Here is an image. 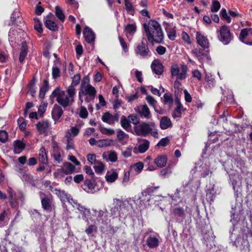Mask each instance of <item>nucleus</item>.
I'll use <instances>...</instances> for the list:
<instances>
[{
	"mask_svg": "<svg viewBox=\"0 0 252 252\" xmlns=\"http://www.w3.org/2000/svg\"><path fill=\"white\" fill-rule=\"evenodd\" d=\"M143 27L148 40L152 43H161L164 35L160 25L157 21L150 20L144 23Z\"/></svg>",
	"mask_w": 252,
	"mask_h": 252,
	"instance_id": "f257e3e1",
	"label": "nucleus"
},
{
	"mask_svg": "<svg viewBox=\"0 0 252 252\" xmlns=\"http://www.w3.org/2000/svg\"><path fill=\"white\" fill-rule=\"evenodd\" d=\"M65 92L61 90L60 88L55 89L51 97H56L57 102L64 108L71 105L74 101V96L76 94L75 89L72 87H68Z\"/></svg>",
	"mask_w": 252,
	"mask_h": 252,
	"instance_id": "f03ea898",
	"label": "nucleus"
},
{
	"mask_svg": "<svg viewBox=\"0 0 252 252\" xmlns=\"http://www.w3.org/2000/svg\"><path fill=\"white\" fill-rule=\"evenodd\" d=\"M90 78L88 76L83 77L82 81L80 90L79 92V97L80 105L82 104V97L84 95H91L93 97L95 96L96 91L95 89L90 84Z\"/></svg>",
	"mask_w": 252,
	"mask_h": 252,
	"instance_id": "7ed1b4c3",
	"label": "nucleus"
},
{
	"mask_svg": "<svg viewBox=\"0 0 252 252\" xmlns=\"http://www.w3.org/2000/svg\"><path fill=\"white\" fill-rule=\"evenodd\" d=\"M188 67L186 65L183 64L181 65V71L180 72V68L178 65L176 63L173 64L170 68L171 76H176L177 79H185L187 76Z\"/></svg>",
	"mask_w": 252,
	"mask_h": 252,
	"instance_id": "20e7f679",
	"label": "nucleus"
},
{
	"mask_svg": "<svg viewBox=\"0 0 252 252\" xmlns=\"http://www.w3.org/2000/svg\"><path fill=\"white\" fill-rule=\"evenodd\" d=\"M39 195L41 198V205L43 209L48 212H51L55 210V205L51 196H46L45 194L40 191Z\"/></svg>",
	"mask_w": 252,
	"mask_h": 252,
	"instance_id": "39448f33",
	"label": "nucleus"
},
{
	"mask_svg": "<svg viewBox=\"0 0 252 252\" xmlns=\"http://www.w3.org/2000/svg\"><path fill=\"white\" fill-rule=\"evenodd\" d=\"M152 130L151 126L148 123L142 122L135 126L133 128V133L137 136H146L149 134Z\"/></svg>",
	"mask_w": 252,
	"mask_h": 252,
	"instance_id": "423d86ee",
	"label": "nucleus"
},
{
	"mask_svg": "<svg viewBox=\"0 0 252 252\" xmlns=\"http://www.w3.org/2000/svg\"><path fill=\"white\" fill-rule=\"evenodd\" d=\"M75 167L73 164L68 162H65L62 168L57 169L54 175L56 178H59L60 176L63 177V175H61L62 173L65 175L71 174L75 171Z\"/></svg>",
	"mask_w": 252,
	"mask_h": 252,
	"instance_id": "0eeeda50",
	"label": "nucleus"
},
{
	"mask_svg": "<svg viewBox=\"0 0 252 252\" xmlns=\"http://www.w3.org/2000/svg\"><path fill=\"white\" fill-rule=\"evenodd\" d=\"M219 32V38L220 40L224 45L229 44L232 39V36L228 27L226 25L222 26L220 29Z\"/></svg>",
	"mask_w": 252,
	"mask_h": 252,
	"instance_id": "6e6552de",
	"label": "nucleus"
},
{
	"mask_svg": "<svg viewBox=\"0 0 252 252\" xmlns=\"http://www.w3.org/2000/svg\"><path fill=\"white\" fill-rule=\"evenodd\" d=\"M230 212L231 217L230 221L234 225L243 218V212L241 205L232 206Z\"/></svg>",
	"mask_w": 252,
	"mask_h": 252,
	"instance_id": "1a4fd4ad",
	"label": "nucleus"
},
{
	"mask_svg": "<svg viewBox=\"0 0 252 252\" xmlns=\"http://www.w3.org/2000/svg\"><path fill=\"white\" fill-rule=\"evenodd\" d=\"M239 39L246 44L252 45V28L243 29L239 35Z\"/></svg>",
	"mask_w": 252,
	"mask_h": 252,
	"instance_id": "9d476101",
	"label": "nucleus"
},
{
	"mask_svg": "<svg viewBox=\"0 0 252 252\" xmlns=\"http://www.w3.org/2000/svg\"><path fill=\"white\" fill-rule=\"evenodd\" d=\"M135 53L140 56L146 57L150 56V50L146 40H143L139 43L135 49Z\"/></svg>",
	"mask_w": 252,
	"mask_h": 252,
	"instance_id": "9b49d317",
	"label": "nucleus"
},
{
	"mask_svg": "<svg viewBox=\"0 0 252 252\" xmlns=\"http://www.w3.org/2000/svg\"><path fill=\"white\" fill-rule=\"evenodd\" d=\"M160 236L158 233L150 234L146 240V244L150 249L158 247L159 244Z\"/></svg>",
	"mask_w": 252,
	"mask_h": 252,
	"instance_id": "f8f14e48",
	"label": "nucleus"
},
{
	"mask_svg": "<svg viewBox=\"0 0 252 252\" xmlns=\"http://www.w3.org/2000/svg\"><path fill=\"white\" fill-rule=\"evenodd\" d=\"M7 192L9 195V200L11 205L15 207L17 205V201L19 199H22L23 198V194L19 191L17 193L14 192L11 188H9Z\"/></svg>",
	"mask_w": 252,
	"mask_h": 252,
	"instance_id": "ddd939ff",
	"label": "nucleus"
},
{
	"mask_svg": "<svg viewBox=\"0 0 252 252\" xmlns=\"http://www.w3.org/2000/svg\"><path fill=\"white\" fill-rule=\"evenodd\" d=\"M168 38L171 40H174L176 36V27L172 24L164 22L163 23Z\"/></svg>",
	"mask_w": 252,
	"mask_h": 252,
	"instance_id": "4468645a",
	"label": "nucleus"
},
{
	"mask_svg": "<svg viewBox=\"0 0 252 252\" xmlns=\"http://www.w3.org/2000/svg\"><path fill=\"white\" fill-rule=\"evenodd\" d=\"M83 189L90 193H94L98 190L96 184L94 180H87L83 185Z\"/></svg>",
	"mask_w": 252,
	"mask_h": 252,
	"instance_id": "2eb2a0df",
	"label": "nucleus"
},
{
	"mask_svg": "<svg viewBox=\"0 0 252 252\" xmlns=\"http://www.w3.org/2000/svg\"><path fill=\"white\" fill-rule=\"evenodd\" d=\"M196 38L198 44L204 48H208L209 46V42L208 39L204 34L197 32L196 34Z\"/></svg>",
	"mask_w": 252,
	"mask_h": 252,
	"instance_id": "dca6fc26",
	"label": "nucleus"
},
{
	"mask_svg": "<svg viewBox=\"0 0 252 252\" xmlns=\"http://www.w3.org/2000/svg\"><path fill=\"white\" fill-rule=\"evenodd\" d=\"M70 204L73 207L77 209L80 212L82 213L84 216V219H87V216L90 214V210L86 208L84 206L78 203L73 199L70 200Z\"/></svg>",
	"mask_w": 252,
	"mask_h": 252,
	"instance_id": "f3484780",
	"label": "nucleus"
},
{
	"mask_svg": "<svg viewBox=\"0 0 252 252\" xmlns=\"http://www.w3.org/2000/svg\"><path fill=\"white\" fill-rule=\"evenodd\" d=\"M63 114V111L61 107L58 105H55L52 111V117L55 121V124L60 121L61 117Z\"/></svg>",
	"mask_w": 252,
	"mask_h": 252,
	"instance_id": "a211bd4d",
	"label": "nucleus"
},
{
	"mask_svg": "<svg viewBox=\"0 0 252 252\" xmlns=\"http://www.w3.org/2000/svg\"><path fill=\"white\" fill-rule=\"evenodd\" d=\"M52 157L55 161L58 163L63 160L64 157L63 151L59 147H54L53 151Z\"/></svg>",
	"mask_w": 252,
	"mask_h": 252,
	"instance_id": "6ab92c4d",
	"label": "nucleus"
},
{
	"mask_svg": "<svg viewBox=\"0 0 252 252\" xmlns=\"http://www.w3.org/2000/svg\"><path fill=\"white\" fill-rule=\"evenodd\" d=\"M151 67L153 72L157 75H161L163 72V66L158 60H154Z\"/></svg>",
	"mask_w": 252,
	"mask_h": 252,
	"instance_id": "aec40b11",
	"label": "nucleus"
},
{
	"mask_svg": "<svg viewBox=\"0 0 252 252\" xmlns=\"http://www.w3.org/2000/svg\"><path fill=\"white\" fill-rule=\"evenodd\" d=\"M191 52L194 56L196 57L201 63L204 61L205 58H206L208 61L210 59V57L204 54L203 50L200 48H195L192 50Z\"/></svg>",
	"mask_w": 252,
	"mask_h": 252,
	"instance_id": "412c9836",
	"label": "nucleus"
},
{
	"mask_svg": "<svg viewBox=\"0 0 252 252\" xmlns=\"http://www.w3.org/2000/svg\"><path fill=\"white\" fill-rule=\"evenodd\" d=\"M83 34L87 42L91 43L94 41L95 39L94 33L89 27H86L85 28L83 31Z\"/></svg>",
	"mask_w": 252,
	"mask_h": 252,
	"instance_id": "4be33fe9",
	"label": "nucleus"
},
{
	"mask_svg": "<svg viewBox=\"0 0 252 252\" xmlns=\"http://www.w3.org/2000/svg\"><path fill=\"white\" fill-rule=\"evenodd\" d=\"M102 120L109 125H113L116 121L118 120V117L117 115L114 116L108 112H106L102 116Z\"/></svg>",
	"mask_w": 252,
	"mask_h": 252,
	"instance_id": "5701e85b",
	"label": "nucleus"
},
{
	"mask_svg": "<svg viewBox=\"0 0 252 252\" xmlns=\"http://www.w3.org/2000/svg\"><path fill=\"white\" fill-rule=\"evenodd\" d=\"M167 161V157L166 155L158 156L154 159L155 164L158 167L161 168L165 166Z\"/></svg>",
	"mask_w": 252,
	"mask_h": 252,
	"instance_id": "b1692460",
	"label": "nucleus"
},
{
	"mask_svg": "<svg viewBox=\"0 0 252 252\" xmlns=\"http://www.w3.org/2000/svg\"><path fill=\"white\" fill-rule=\"evenodd\" d=\"M50 126V123L48 121H42L39 122L36 124V128L40 133H45Z\"/></svg>",
	"mask_w": 252,
	"mask_h": 252,
	"instance_id": "393cba45",
	"label": "nucleus"
},
{
	"mask_svg": "<svg viewBox=\"0 0 252 252\" xmlns=\"http://www.w3.org/2000/svg\"><path fill=\"white\" fill-rule=\"evenodd\" d=\"M139 113L141 117H144L147 119H149L152 117L150 110L146 104L140 107Z\"/></svg>",
	"mask_w": 252,
	"mask_h": 252,
	"instance_id": "a878e982",
	"label": "nucleus"
},
{
	"mask_svg": "<svg viewBox=\"0 0 252 252\" xmlns=\"http://www.w3.org/2000/svg\"><path fill=\"white\" fill-rule=\"evenodd\" d=\"M28 52V46L26 41L22 42L21 51L19 54V62L23 63Z\"/></svg>",
	"mask_w": 252,
	"mask_h": 252,
	"instance_id": "bb28decb",
	"label": "nucleus"
},
{
	"mask_svg": "<svg viewBox=\"0 0 252 252\" xmlns=\"http://www.w3.org/2000/svg\"><path fill=\"white\" fill-rule=\"evenodd\" d=\"M55 193L62 202H67L70 204V200H72V198H70L69 196L63 190L56 189Z\"/></svg>",
	"mask_w": 252,
	"mask_h": 252,
	"instance_id": "cd10ccee",
	"label": "nucleus"
},
{
	"mask_svg": "<svg viewBox=\"0 0 252 252\" xmlns=\"http://www.w3.org/2000/svg\"><path fill=\"white\" fill-rule=\"evenodd\" d=\"M118 177V174L115 171H108L105 175V179L108 183L114 182Z\"/></svg>",
	"mask_w": 252,
	"mask_h": 252,
	"instance_id": "c85d7f7f",
	"label": "nucleus"
},
{
	"mask_svg": "<svg viewBox=\"0 0 252 252\" xmlns=\"http://www.w3.org/2000/svg\"><path fill=\"white\" fill-rule=\"evenodd\" d=\"M98 146L99 147H109L115 145V142L113 139H104L97 141Z\"/></svg>",
	"mask_w": 252,
	"mask_h": 252,
	"instance_id": "c756f323",
	"label": "nucleus"
},
{
	"mask_svg": "<svg viewBox=\"0 0 252 252\" xmlns=\"http://www.w3.org/2000/svg\"><path fill=\"white\" fill-rule=\"evenodd\" d=\"M172 123L169 118L167 117H162L160 121V127L162 129H166L170 127Z\"/></svg>",
	"mask_w": 252,
	"mask_h": 252,
	"instance_id": "7c9ffc66",
	"label": "nucleus"
},
{
	"mask_svg": "<svg viewBox=\"0 0 252 252\" xmlns=\"http://www.w3.org/2000/svg\"><path fill=\"white\" fill-rule=\"evenodd\" d=\"M38 159L40 163H47L48 161L47 155L44 147H41L38 154Z\"/></svg>",
	"mask_w": 252,
	"mask_h": 252,
	"instance_id": "2f4dec72",
	"label": "nucleus"
},
{
	"mask_svg": "<svg viewBox=\"0 0 252 252\" xmlns=\"http://www.w3.org/2000/svg\"><path fill=\"white\" fill-rule=\"evenodd\" d=\"M246 237L247 236H243L242 238H241L240 237H238L235 241L237 246L242 247L243 248L249 246L248 240L246 238Z\"/></svg>",
	"mask_w": 252,
	"mask_h": 252,
	"instance_id": "473e14b6",
	"label": "nucleus"
},
{
	"mask_svg": "<svg viewBox=\"0 0 252 252\" xmlns=\"http://www.w3.org/2000/svg\"><path fill=\"white\" fill-rule=\"evenodd\" d=\"M139 199L141 204L146 205L150 200L151 195L147 192H142L139 197Z\"/></svg>",
	"mask_w": 252,
	"mask_h": 252,
	"instance_id": "72a5a7b5",
	"label": "nucleus"
},
{
	"mask_svg": "<svg viewBox=\"0 0 252 252\" xmlns=\"http://www.w3.org/2000/svg\"><path fill=\"white\" fill-rule=\"evenodd\" d=\"M49 88V83L47 80L43 81L42 87L40 88L39 96L40 98H43L48 91Z\"/></svg>",
	"mask_w": 252,
	"mask_h": 252,
	"instance_id": "f704fd0d",
	"label": "nucleus"
},
{
	"mask_svg": "<svg viewBox=\"0 0 252 252\" xmlns=\"http://www.w3.org/2000/svg\"><path fill=\"white\" fill-rule=\"evenodd\" d=\"M136 26L135 23L128 24L125 26V31L126 33L133 35L136 31Z\"/></svg>",
	"mask_w": 252,
	"mask_h": 252,
	"instance_id": "c9c22d12",
	"label": "nucleus"
},
{
	"mask_svg": "<svg viewBox=\"0 0 252 252\" xmlns=\"http://www.w3.org/2000/svg\"><path fill=\"white\" fill-rule=\"evenodd\" d=\"M149 147V142L146 139H144L142 142L139 145L138 150L140 153H143L148 149Z\"/></svg>",
	"mask_w": 252,
	"mask_h": 252,
	"instance_id": "e433bc0d",
	"label": "nucleus"
},
{
	"mask_svg": "<svg viewBox=\"0 0 252 252\" xmlns=\"http://www.w3.org/2000/svg\"><path fill=\"white\" fill-rule=\"evenodd\" d=\"M152 158L150 156H148L144 160V163L146 166H147V170L149 171H154L156 169V167L151 162Z\"/></svg>",
	"mask_w": 252,
	"mask_h": 252,
	"instance_id": "4c0bfd02",
	"label": "nucleus"
},
{
	"mask_svg": "<svg viewBox=\"0 0 252 252\" xmlns=\"http://www.w3.org/2000/svg\"><path fill=\"white\" fill-rule=\"evenodd\" d=\"M45 25L46 28L50 30L53 31H56L58 30V27L56 24L50 20H46L45 22Z\"/></svg>",
	"mask_w": 252,
	"mask_h": 252,
	"instance_id": "58836bf2",
	"label": "nucleus"
},
{
	"mask_svg": "<svg viewBox=\"0 0 252 252\" xmlns=\"http://www.w3.org/2000/svg\"><path fill=\"white\" fill-rule=\"evenodd\" d=\"M55 14L57 18L60 19L62 22H63L65 16L63 13L62 9L59 6L55 7Z\"/></svg>",
	"mask_w": 252,
	"mask_h": 252,
	"instance_id": "ea45409f",
	"label": "nucleus"
},
{
	"mask_svg": "<svg viewBox=\"0 0 252 252\" xmlns=\"http://www.w3.org/2000/svg\"><path fill=\"white\" fill-rule=\"evenodd\" d=\"M146 100H147L148 104L154 108L155 111L158 112L156 108V106L157 104V100H156L153 96L150 95H147L146 96Z\"/></svg>",
	"mask_w": 252,
	"mask_h": 252,
	"instance_id": "a19ab883",
	"label": "nucleus"
},
{
	"mask_svg": "<svg viewBox=\"0 0 252 252\" xmlns=\"http://www.w3.org/2000/svg\"><path fill=\"white\" fill-rule=\"evenodd\" d=\"M94 168L97 173H101L104 170V165L101 161H96Z\"/></svg>",
	"mask_w": 252,
	"mask_h": 252,
	"instance_id": "79ce46f5",
	"label": "nucleus"
},
{
	"mask_svg": "<svg viewBox=\"0 0 252 252\" xmlns=\"http://www.w3.org/2000/svg\"><path fill=\"white\" fill-rule=\"evenodd\" d=\"M205 80L209 87H213L215 84V79L212 77L210 73H206L205 75Z\"/></svg>",
	"mask_w": 252,
	"mask_h": 252,
	"instance_id": "37998d69",
	"label": "nucleus"
},
{
	"mask_svg": "<svg viewBox=\"0 0 252 252\" xmlns=\"http://www.w3.org/2000/svg\"><path fill=\"white\" fill-rule=\"evenodd\" d=\"M105 157H107L108 160L113 162L116 161L118 158L117 154L114 151L108 152Z\"/></svg>",
	"mask_w": 252,
	"mask_h": 252,
	"instance_id": "c03bdc74",
	"label": "nucleus"
},
{
	"mask_svg": "<svg viewBox=\"0 0 252 252\" xmlns=\"http://www.w3.org/2000/svg\"><path fill=\"white\" fill-rule=\"evenodd\" d=\"M144 167L143 163L142 162H138L134 164L131 166V169H133L134 171L137 172L138 173L141 172Z\"/></svg>",
	"mask_w": 252,
	"mask_h": 252,
	"instance_id": "a18cd8bd",
	"label": "nucleus"
},
{
	"mask_svg": "<svg viewBox=\"0 0 252 252\" xmlns=\"http://www.w3.org/2000/svg\"><path fill=\"white\" fill-rule=\"evenodd\" d=\"M121 126L123 128L128 131V129L130 127V125L128 119L126 117H123L121 120Z\"/></svg>",
	"mask_w": 252,
	"mask_h": 252,
	"instance_id": "49530a36",
	"label": "nucleus"
},
{
	"mask_svg": "<svg viewBox=\"0 0 252 252\" xmlns=\"http://www.w3.org/2000/svg\"><path fill=\"white\" fill-rule=\"evenodd\" d=\"M80 81V75L78 74L75 75L73 77L72 83L69 87H72L73 89H75V86H77L79 84Z\"/></svg>",
	"mask_w": 252,
	"mask_h": 252,
	"instance_id": "de8ad7c7",
	"label": "nucleus"
},
{
	"mask_svg": "<svg viewBox=\"0 0 252 252\" xmlns=\"http://www.w3.org/2000/svg\"><path fill=\"white\" fill-rule=\"evenodd\" d=\"M124 1L126 9L129 13L133 14L134 10L132 4L128 0H124Z\"/></svg>",
	"mask_w": 252,
	"mask_h": 252,
	"instance_id": "09e8293b",
	"label": "nucleus"
},
{
	"mask_svg": "<svg viewBox=\"0 0 252 252\" xmlns=\"http://www.w3.org/2000/svg\"><path fill=\"white\" fill-rule=\"evenodd\" d=\"M220 2L216 0H213L211 7V11L214 12H217L220 9Z\"/></svg>",
	"mask_w": 252,
	"mask_h": 252,
	"instance_id": "8fccbe9b",
	"label": "nucleus"
},
{
	"mask_svg": "<svg viewBox=\"0 0 252 252\" xmlns=\"http://www.w3.org/2000/svg\"><path fill=\"white\" fill-rule=\"evenodd\" d=\"M34 27L35 30L38 32L41 33L42 32L43 30L42 28V25L41 22L38 19H34Z\"/></svg>",
	"mask_w": 252,
	"mask_h": 252,
	"instance_id": "3c124183",
	"label": "nucleus"
},
{
	"mask_svg": "<svg viewBox=\"0 0 252 252\" xmlns=\"http://www.w3.org/2000/svg\"><path fill=\"white\" fill-rule=\"evenodd\" d=\"M79 105H80V106H81L80 111L79 112V116L81 118H84V119L87 118L88 115V111H87L86 108L85 107L82 106V104L80 105V102L79 103Z\"/></svg>",
	"mask_w": 252,
	"mask_h": 252,
	"instance_id": "603ef678",
	"label": "nucleus"
},
{
	"mask_svg": "<svg viewBox=\"0 0 252 252\" xmlns=\"http://www.w3.org/2000/svg\"><path fill=\"white\" fill-rule=\"evenodd\" d=\"M164 103L171 105L173 103V100L172 96L171 94H165L163 95Z\"/></svg>",
	"mask_w": 252,
	"mask_h": 252,
	"instance_id": "864d4df0",
	"label": "nucleus"
},
{
	"mask_svg": "<svg viewBox=\"0 0 252 252\" xmlns=\"http://www.w3.org/2000/svg\"><path fill=\"white\" fill-rule=\"evenodd\" d=\"M21 16V13L18 9H16L14 10L11 16V20L12 22L16 21L17 18H19Z\"/></svg>",
	"mask_w": 252,
	"mask_h": 252,
	"instance_id": "5fc2aeb1",
	"label": "nucleus"
},
{
	"mask_svg": "<svg viewBox=\"0 0 252 252\" xmlns=\"http://www.w3.org/2000/svg\"><path fill=\"white\" fill-rule=\"evenodd\" d=\"M101 132L104 134L111 135L114 133V129L105 127H101L100 129Z\"/></svg>",
	"mask_w": 252,
	"mask_h": 252,
	"instance_id": "6e6d98bb",
	"label": "nucleus"
},
{
	"mask_svg": "<svg viewBox=\"0 0 252 252\" xmlns=\"http://www.w3.org/2000/svg\"><path fill=\"white\" fill-rule=\"evenodd\" d=\"M16 32V31L13 29H10V30L9 32V41L11 45H13V43L15 42L14 38Z\"/></svg>",
	"mask_w": 252,
	"mask_h": 252,
	"instance_id": "4d7b16f0",
	"label": "nucleus"
},
{
	"mask_svg": "<svg viewBox=\"0 0 252 252\" xmlns=\"http://www.w3.org/2000/svg\"><path fill=\"white\" fill-rule=\"evenodd\" d=\"M60 70L58 67L54 65L52 67V76L54 79H56L59 77Z\"/></svg>",
	"mask_w": 252,
	"mask_h": 252,
	"instance_id": "13d9d810",
	"label": "nucleus"
},
{
	"mask_svg": "<svg viewBox=\"0 0 252 252\" xmlns=\"http://www.w3.org/2000/svg\"><path fill=\"white\" fill-rule=\"evenodd\" d=\"M8 139V134L5 130L0 131V141L2 143L5 142Z\"/></svg>",
	"mask_w": 252,
	"mask_h": 252,
	"instance_id": "bf43d9fd",
	"label": "nucleus"
},
{
	"mask_svg": "<svg viewBox=\"0 0 252 252\" xmlns=\"http://www.w3.org/2000/svg\"><path fill=\"white\" fill-rule=\"evenodd\" d=\"M182 39L188 44H190L191 43L190 37L189 34L185 32H183L181 34Z\"/></svg>",
	"mask_w": 252,
	"mask_h": 252,
	"instance_id": "052dcab7",
	"label": "nucleus"
},
{
	"mask_svg": "<svg viewBox=\"0 0 252 252\" xmlns=\"http://www.w3.org/2000/svg\"><path fill=\"white\" fill-rule=\"evenodd\" d=\"M192 76L196 78L198 81H200L202 78V74L198 69H194L192 71Z\"/></svg>",
	"mask_w": 252,
	"mask_h": 252,
	"instance_id": "680f3d73",
	"label": "nucleus"
},
{
	"mask_svg": "<svg viewBox=\"0 0 252 252\" xmlns=\"http://www.w3.org/2000/svg\"><path fill=\"white\" fill-rule=\"evenodd\" d=\"M128 119L130 123H132L134 125H138L139 123L138 118L134 115H129L128 117Z\"/></svg>",
	"mask_w": 252,
	"mask_h": 252,
	"instance_id": "e2e57ef3",
	"label": "nucleus"
},
{
	"mask_svg": "<svg viewBox=\"0 0 252 252\" xmlns=\"http://www.w3.org/2000/svg\"><path fill=\"white\" fill-rule=\"evenodd\" d=\"M126 136H127V134H126L125 132H124L122 130L119 129L118 131L117 134V137L119 140L122 141L123 139H124V138Z\"/></svg>",
	"mask_w": 252,
	"mask_h": 252,
	"instance_id": "0e129e2a",
	"label": "nucleus"
},
{
	"mask_svg": "<svg viewBox=\"0 0 252 252\" xmlns=\"http://www.w3.org/2000/svg\"><path fill=\"white\" fill-rule=\"evenodd\" d=\"M15 149H18L20 150H23L25 148V145L23 142L20 140L15 141L14 142Z\"/></svg>",
	"mask_w": 252,
	"mask_h": 252,
	"instance_id": "69168bd1",
	"label": "nucleus"
},
{
	"mask_svg": "<svg viewBox=\"0 0 252 252\" xmlns=\"http://www.w3.org/2000/svg\"><path fill=\"white\" fill-rule=\"evenodd\" d=\"M176 102L177 106L175 109L182 113V112L185 110V109L184 108L183 105L181 104L179 100L177 99L176 100Z\"/></svg>",
	"mask_w": 252,
	"mask_h": 252,
	"instance_id": "338daca9",
	"label": "nucleus"
},
{
	"mask_svg": "<svg viewBox=\"0 0 252 252\" xmlns=\"http://www.w3.org/2000/svg\"><path fill=\"white\" fill-rule=\"evenodd\" d=\"M130 173L129 171L125 172L123 179L122 181V184L124 186H126L128 181L129 180Z\"/></svg>",
	"mask_w": 252,
	"mask_h": 252,
	"instance_id": "774afa93",
	"label": "nucleus"
}]
</instances>
